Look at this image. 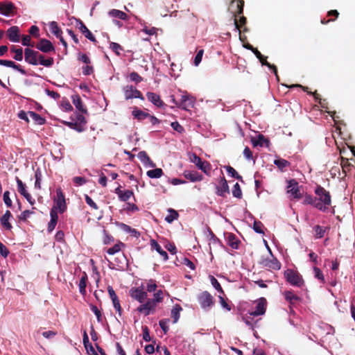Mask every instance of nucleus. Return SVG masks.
<instances>
[{"instance_id":"38","label":"nucleus","mask_w":355,"mask_h":355,"mask_svg":"<svg viewBox=\"0 0 355 355\" xmlns=\"http://www.w3.org/2000/svg\"><path fill=\"white\" fill-rule=\"evenodd\" d=\"M274 164L276 165L281 171L288 166L290 163L284 159H276L274 160Z\"/></svg>"},{"instance_id":"26","label":"nucleus","mask_w":355,"mask_h":355,"mask_svg":"<svg viewBox=\"0 0 355 355\" xmlns=\"http://www.w3.org/2000/svg\"><path fill=\"white\" fill-rule=\"evenodd\" d=\"M72 101L77 110H78L82 113L87 112V110L85 108L83 101L79 95L76 94L72 96Z\"/></svg>"},{"instance_id":"37","label":"nucleus","mask_w":355,"mask_h":355,"mask_svg":"<svg viewBox=\"0 0 355 355\" xmlns=\"http://www.w3.org/2000/svg\"><path fill=\"white\" fill-rule=\"evenodd\" d=\"M119 226L124 232H125L127 233H130L135 237H137L139 236V233L138 232L137 230L132 228L130 226H129L126 224L120 223Z\"/></svg>"},{"instance_id":"48","label":"nucleus","mask_w":355,"mask_h":355,"mask_svg":"<svg viewBox=\"0 0 355 355\" xmlns=\"http://www.w3.org/2000/svg\"><path fill=\"white\" fill-rule=\"evenodd\" d=\"M259 60L260 62L262 64V65L267 66L270 69H272L273 71V73L277 77V71L276 67L275 65H272V64H270L269 62H268L266 60V57L263 56V58L259 59Z\"/></svg>"},{"instance_id":"18","label":"nucleus","mask_w":355,"mask_h":355,"mask_svg":"<svg viewBox=\"0 0 355 355\" xmlns=\"http://www.w3.org/2000/svg\"><path fill=\"white\" fill-rule=\"evenodd\" d=\"M146 97L150 102L157 107H162L164 105V102L161 100L159 95L155 93L150 92H147Z\"/></svg>"},{"instance_id":"57","label":"nucleus","mask_w":355,"mask_h":355,"mask_svg":"<svg viewBox=\"0 0 355 355\" xmlns=\"http://www.w3.org/2000/svg\"><path fill=\"white\" fill-rule=\"evenodd\" d=\"M203 53H204V51L202 49H201V50L198 51V52L196 55V56L194 58V61H193V64L195 66H198L200 63V62L202 60V55H203Z\"/></svg>"},{"instance_id":"53","label":"nucleus","mask_w":355,"mask_h":355,"mask_svg":"<svg viewBox=\"0 0 355 355\" xmlns=\"http://www.w3.org/2000/svg\"><path fill=\"white\" fill-rule=\"evenodd\" d=\"M130 80L136 83H139L143 80L141 76H140L137 72H131L129 75Z\"/></svg>"},{"instance_id":"47","label":"nucleus","mask_w":355,"mask_h":355,"mask_svg":"<svg viewBox=\"0 0 355 355\" xmlns=\"http://www.w3.org/2000/svg\"><path fill=\"white\" fill-rule=\"evenodd\" d=\"M210 281H211V285L216 291H218L220 293H223V291L222 289V287H221L220 283L218 282V280L214 277L211 276Z\"/></svg>"},{"instance_id":"22","label":"nucleus","mask_w":355,"mask_h":355,"mask_svg":"<svg viewBox=\"0 0 355 355\" xmlns=\"http://www.w3.org/2000/svg\"><path fill=\"white\" fill-rule=\"evenodd\" d=\"M137 157L145 166L150 167H154L155 166L145 151H140L137 155Z\"/></svg>"},{"instance_id":"45","label":"nucleus","mask_w":355,"mask_h":355,"mask_svg":"<svg viewBox=\"0 0 355 355\" xmlns=\"http://www.w3.org/2000/svg\"><path fill=\"white\" fill-rule=\"evenodd\" d=\"M232 195L234 197L237 198H241L242 197V191L240 187V185L239 183H236L234 185L233 189H232Z\"/></svg>"},{"instance_id":"30","label":"nucleus","mask_w":355,"mask_h":355,"mask_svg":"<svg viewBox=\"0 0 355 355\" xmlns=\"http://www.w3.org/2000/svg\"><path fill=\"white\" fill-rule=\"evenodd\" d=\"M168 214L165 217V220L168 223H172L175 220H177L179 217V214L177 211L172 208L168 209Z\"/></svg>"},{"instance_id":"11","label":"nucleus","mask_w":355,"mask_h":355,"mask_svg":"<svg viewBox=\"0 0 355 355\" xmlns=\"http://www.w3.org/2000/svg\"><path fill=\"white\" fill-rule=\"evenodd\" d=\"M130 295L132 298L137 300L140 303H143L147 299V292L141 288H133L130 291Z\"/></svg>"},{"instance_id":"6","label":"nucleus","mask_w":355,"mask_h":355,"mask_svg":"<svg viewBox=\"0 0 355 355\" xmlns=\"http://www.w3.org/2000/svg\"><path fill=\"white\" fill-rule=\"evenodd\" d=\"M55 203V205L52 209H54L56 211L58 209L60 213H63L66 210L65 198L60 189L56 190Z\"/></svg>"},{"instance_id":"46","label":"nucleus","mask_w":355,"mask_h":355,"mask_svg":"<svg viewBox=\"0 0 355 355\" xmlns=\"http://www.w3.org/2000/svg\"><path fill=\"white\" fill-rule=\"evenodd\" d=\"M157 287V284L154 279H149L146 282V291L149 293L155 291Z\"/></svg>"},{"instance_id":"17","label":"nucleus","mask_w":355,"mask_h":355,"mask_svg":"<svg viewBox=\"0 0 355 355\" xmlns=\"http://www.w3.org/2000/svg\"><path fill=\"white\" fill-rule=\"evenodd\" d=\"M15 6L12 2H6L0 4V14L9 16L14 12Z\"/></svg>"},{"instance_id":"10","label":"nucleus","mask_w":355,"mask_h":355,"mask_svg":"<svg viewBox=\"0 0 355 355\" xmlns=\"http://www.w3.org/2000/svg\"><path fill=\"white\" fill-rule=\"evenodd\" d=\"M255 310L250 313V315L258 316L263 315L266 312L267 302L263 297L259 298L255 302Z\"/></svg>"},{"instance_id":"5","label":"nucleus","mask_w":355,"mask_h":355,"mask_svg":"<svg viewBox=\"0 0 355 355\" xmlns=\"http://www.w3.org/2000/svg\"><path fill=\"white\" fill-rule=\"evenodd\" d=\"M189 160L205 173H207V172L211 169L210 164L208 162L202 161L200 157L195 153H191L189 155Z\"/></svg>"},{"instance_id":"60","label":"nucleus","mask_w":355,"mask_h":355,"mask_svg":"<svg viewBox=\"0 0 355 355\" xmlns=\"http://www.w3.org/2000/svg\"><path fill=\"white\" fill-rule=\"evenodd\" d=\"M171 125L174 130H175L180 133L183 132L184 130V128L178 121L172 122Z\"/></svg>"},{"instance_id":"32","label":"nucleus","mask_w":355,"mask_h":355,"mask_svg":"<svg viewBox=\"0 0 355 355\" xmlns=\"http://www.w3.org/2000/svg\"><path fill=\"white\" fill-rule=\"evenodd\" d=\"M29 117L38 125H43L46 122L44 118L42 117L40 114L35 112L30 111L29 112Z\"/></svg>"},{"instance_id":"61","label":"nucleus","mask_w":355,"mask_h":355,"mask_svg":"<svg viewBox=\"0 0 355 355\" xmlns=\"http://www.w3.org/2000/svg\"><path fill=\"white\" fill-rule=\"evenodd\" d=\"M33 212L32 211H30V210H25L19 216V220H26L27 218H28L30 217V216L31 214H33Z\"/></svg>"},{"instance_id":"41","label":"nucleus","mask_w":355,"mask_h":355,"mask_svg":"<svg viewBox=\"0 0 355 355\" xmlns=\"http://www.w3.org/2000/svg\"><path fill=\"white\" fill-rule=\"evenodd\" d=\"M225 169L229 175L231 177L236 178L237 180H241L242 177L236 172V171L230 166H225Z\"/></svg>"},{"instance_id":"49","label":"nucleus","mask_w":355,"mask_h":355,"mask_svg":"<svg viewBox=\"0 0 355 355\" xmlns=\"http://www.w3.org/2000/svg\"><path fill=\"white\" fill-rule=\"evenodd\" d=\"M317 198H313L311 195H306L304 198L303 204L304 205H311L315 207V204L316 203Z\"/></svg>"},{"instance_id":"52","label":"nucleus","mask_w":355,"mask_h":355,"mask_svg":"<svg viewBox=\"0 0 355 355\" xmlns=\"http://www.w3.org/2000/svg\"><path fill=\"white\" fill-rule=\"evenodd\" d=\"M121 245H123L122 243L115 244L113 247L110 248L107 250V254L112 255L119 252L121 250Z\"/></svg>"},{"instance_id":"14","label":"nucleus","mask_w":355,"mask_h":355,"mask_svg":"<svg viewBox=\"0 0 355 355\" xmlns=\"http://www.w3.org/2000/svg\"><path fill=\"white\" fill-rule=\"evenodd\" d=\"M262 264L272 270H279L281 268L279 261L271 254L270 258L264 259L262 261Z\"/></svg>"},{"instance_id":"40","label":"nucleus","mask_w":355,"mask_h":355,"mask_svg":"<svg viewBox=\"0 0 355 355\" xmlns=\"http://www.w3.org/2000/svg\"><path fill=\"white\" fill-rule=\"evenodd\" d=\"M39 64L46 67H51L53 64V58L44 59V56L41 55L39 57Z\"/></svg>"},{"instance_id":"7","label":"nucleus","mask_w":355,"mask_h":355,"mask_svg":"<svg viewBox=\"0 0 355 355\" xmlns=\"http://www.w3.org/2000/svg\"><path fill=\"white\" fill-rule=\"evenodd\" d=\"M287 193L290 195L291 199H300L302 195L299 190L298 183L295 180L288 182Z\"/></svg>"},{"instance_id":"58","label":"nucleus","mask_w":355,"mask_h":355,"mask_svg":"<svg viewBox=\"0 0 355 355\" xmlns=\"http://www.w3.org/2000/svg\"><path fill=\"white\" fill-rule=\"evenodd\" d=\"M3 201L8 207L12 206V200L10 198V192L8 191H5L3 193Z\"/></svg>"},{"instance_id":"36","label":"nucleus","mask_w":355,"mask_h":355,"mask_svg":"<svg viewBox=\"0 0 355 355\" xmlns=\"http://www.w3.org/2000/svg\"><path fill=\"white\" fill-rule=\"evenodd\" d=\"M146 174L150 178H159L163 175V171L162 168H157L148 171Z\"/></svg>"},{"instance_id":"50","label":"nucleus","mask_w":355,"mask_h":355,"mask_svg":"<svg viewBox=\"0 0 355 355\" xmlns=\"http://www.w3.org/2000/svg\"><path fill=\"white\" fill-rule=\"evenodd\" d=\"M154 301V302L157 304L158 303H160L163 301V292L162 290L157 291L156 293H154V297L152 298Z\"/></svg>"},{"instance_id":"16","label":"nucleus","mask_w":355,"mask_h":355,"mask_svg":"<svg viewBox=\"0 0 355 355\" xmlns=\"http://www.w3.org/2000/svg\"><path fill=\"white\" fill-rule=\"evenodd\" d=\"M7 36L11 42H19L20 40L19 27L14 26L9 28L7 31Z\"/></svg>"},{"instance_id":"59","label":"nucleus","mask_w":355,"mask_h":355,"mask_svg":"<svg viewBox=\"0 0 355 355\" xmlns=\"http://www.w3.org/2000/svg\"><path fill=\"white\" fill-rule=\"evenodd\" d=\"M112 303H113V306H114V309L119 313V315H121L122 309H121L120 302H119L118 297H116L115 299H112Z\"/></svg>"},{"instance_id":"28","label":"nucleus","mask_w":355,"mask_h":355,"mask_svg":"<svg viewBox=\"0 0 355 355\" xmlns=\"http://www.w3.org/2000/svg\"><path fill=\"white\" fill-rule=\"evenodd\" d=\"M132 115L134 118L137 119L139 121H143L146 119L148 116H150L148 113H146L141 110H139L137 107H135L132 112Z\"/></svg>"},{"instance_id":"39","label":"nucleus","mask_w":355,"mask_h":355,"mask_svg":"<svg viewBox=\"0 0 355 355\" xmlns=\"http://www.w3.org/2000/svg\"><path fill=\"white\" fill-rule=\"evenodd\" d=\"M16 182L17 184V191L18 192L23 196L24 194H26L28 191L26 190V186L25 184L23 183V182L19 178H16Z\"/></svg>"},{"instance_id":"56","label":"nucleus","mask_w":355,"mask_h":355,"mask_svg":"<svg viewBox=\"0 0 355 355\" xmlns=\"http://www.w3.org/2000/svg\"><path fill=\"white\" fill-rule=\"evenodd\" d=\"M91 310L92 312L95 314L96 316L98 322H102V315L100 310L98 309V307L95 305H91L90 306Z\"/></svg>"},{"instance_id":"19","label":"nucleus","mask_w":355,"mask_h":355,"mask_svg":"<svg viewBox=\"0 0 355 355\" xmlns=\"http://www.w3.org/2000/svg\"><path fill=\"white\" fill-rule=\"evenodd\" d=\"M226 193H229V187L224 177L221 178L219 184L216 186V194L220 196H224Z\"/></svg>"},{"instance_id":"23","label":"nucleus","mask_w":355,"mask_h":355,"mask_svg":"<svg viewBox=\"0 0 355 355\" xmlns=\"http://www.w3.org/2000/svg\"><path fill=\"white\" fill-rule=\"evenodd\" d=\"M108 15L111 17L122 19L124 21H128L129 19V17L126 13L116 9L110 10L108 12Z\"/></svg>"},{"instance_id":"25","label":"nucleus","mask_w":355,"mask_h":355,"mask_svg":"<svg viewBox=\"0 0 355 355\" xmlns=\"http://www.w3.org/2000/svg\"><path fill=\"white\" fill-rule=\"evenodd\" d=\"M252 142L254 146L263 147L267 146L269 141L263 135H259L257 137L252 139Z\"/></svg>"},{"instance_id":"43","label":"nucleus","mask_w":355,"mask_h":355,"mask_svg":"<svg viewBox=\"0 0 355 355\" xmlns=\"http://www.w3.org/2000/svg\"><path fill=\"white\" fill-rule=\"evenodd\" d=\"M207 231L209 233L208 237L209 241V245L210 244H220V240L215 236V234L213 233V232L209 229L207 228Z\"/></svg>"},{"instance_id":"24","label":"nucleus","mask_w":355,"mask_h":355,"mask_svg":"<svg viewBox=\"0 0 355 355\" xmlns=\"http://www.w3.org/2000/svg\"><path fill=\"white\" fill-rule=\"evenodd\" d=\"M12 216V214L10 211L7 210L5 214L1 217L0 221L2 226L8 230H10L12 228L11 224L9 223V219Z\"/></svg>"},{"instance_id":"51","label":"nucleus","mask_w":355,"mask_h":355,"mask_svg":"<svg viewBox=\"0 0 355 355\" xmlns=\"http://www.w3.org/2000/svg\"><path fill=\"white\" fill-rule=\"evenodd\" d=\"M263 225L261 222L257 220L254 221L253 230H254L255 232L259 234H263Z\"/></svg>"},{"instance_id":"55","label":"nucleus","mask_w":355,"mask_h":355,"mask_svg":"<svg viewBox=\"0 0 355 355\" xmlns=\"http://www.w3.org/2000/svg\"><path fill=\"white\" fill-rule=\"evenodd\" d=\"M314 230H315V236L317 238H322L324 236L325 230L322 227H321L320 225H316L314 227Z\"/></svg>"},{"instance_id":"31","label":"nucleus","mask_w":355,"mask_h":355,"mask_svg":"<svg viewBox=\"0 0 355 355\" xmlns=\"http://www.w3.org/2000/svg\"><path fill=\"white\" fill-rule=\"evenodd\" d=\"M87 280V275L85 272H84L80 279L78 284L79 292L83 295L86 293Z\"/></svg>"},{"instance_id":"21","label":"nucleus","mask_w":355,"mask_h":355,"mask_svg":"<svg viewBox=\"0 0 355 355\" xmlns=\"http://www.w3.org/2000/svg\"><path fill=\"white\" fill-rule=\"evenodd\" d=\"M51 220L48 224V231L51 232L55 227L58 223V213L54 209H51L50 211Z\"/></svg>"},{"instance_id":"3","label":"nucleus","mask_w":355,"mask_h":355,"mask_svg":"<svg viewBox=\"0 0 355 355\" xmlns=\"http://www.w3.org/2000/svg\"><path fill=\"white\" fill-rule=\"evenodd\" d=\"M284 277L286 281L293 286L301 287L304 284V280L302 276L297 271L293 270H286L284 272Z\"/></svg>"},{"instance_id":"63","label":"nucleus","mask_w":355,"mask_h":355,"mask_svg":"<svg viewBox=\"0 0 355 355\" xmlns=\"http://www.w3.org/2000/svg\"><path fill=\"white\" fill-rule=\"evenodd\" d=\"M127 212L128 213H132V212H135V211H137L139 210V208L138 207L135 205V204H132V203H128L127 204V207L125 209Z\"/></svg>"},{"instance_id":"15","label":"nucleus","mask_w":355,"mask_h":355,"mask_svg":"<svg viewBox=\"0 0 355 355\" xmlns=\"http://www.w3.org/2000/svg\"><path fill=\"white\" fill-rule=\"evenodd\" d=\"M194 101L187 94L181 96L180 103L178 107L183 110H187L190 107H193Z\"/></svg>"},{"instance_id":"20","label":"nucleus","mask_w":355,"mask_h":355,"mask_svg":"<svg viewBox=\"0 0 355 355\" xmlns=\"http://www.w3.org/2000/svg\"><path fill=\"white\" fill-rule=\"evenodd\" d=\"M184 178L192 182L201 181L202 176L196 171H185L183 173Z\"/></svg>"},{"instance_id":"13","label":"nucleus","mask_w":355,"mask_h":355,"mask_svg":"<svg viewBox=\"0 0 355 355\" xmlns=\"http://www.w3.org/2000/svg\"><path fill=\"white\" fill-rule=\"evenodd\" d=\"M36 48L44 53H49L55 50L52 43L46 39H42L37 44Z\"/></svg>"},{"instance_id":"44","label":"nucleus","mask_w":355,"mask_h":355,"mask_svg":"<svg viewBox=\"0 0 355 355\" xmlns=\"http://www.w3.org/2000/svg\"><path fill=\"white\" fill-rule=\"evenodd\" d=\"M235 3H236V10L235 11V12H236L238 15L242 14L243 10V6H244L243 1L236 0V2L233 1L232 3V6L233 7Z\"/></svg>"},{"instance_id":"1","label":"nucleus","mask_w":355,"mask_h":355,"mask_svg":"<svg viewBox=\"0 0 355 355\" xmlns=\"http://www.w3.org/2000/svg\"><path fill=\"white\" fill-rule=\"evenodd\" d=\"M315 193L318 196L315 207L322 211H326L331 202L329 192L323 187L318 186L315 189Z\"/></svg>"},{"instance_id":"34","label":"nucleus","mask_w":355,"mask_h":355,"mask_svg":"<svg viewBox=\"0 0 355 355\" xmlns=\"http://www.w3.org/2000/svg\"><path fill=\"white\" fill-rule=\"evenodd\" d=\"M284 296L286 301L291 304H293L295 302L299 300V297L296 295L293 291H286L284 293Z\"/></svg>"},{"instance_id":"12","label":"nucleus","mask_w":355,"mask_h":355,"mask_svg":"<svg viewBox=\"0 0 355 355\" xmlns=\"http://www.w3.org/2000/svg\"><path fill=\"white\" fill-rule=\"evenodd\" d=\"M76 26L81 31V33L85 36L86 38L89 40L91 42H96V38L83 22L80 19H76Z\"/></svg>"},{"instance_id":"64","label":"nucleus","mask_w":355,"mask_h":355,"mask_svg":"<svg viewBox=\"0 0 355 355\" xmlns=\"http://www.w3.org/2000/svg\"><path fill=\"white\" fill-rule=\"evenodd\" d=\"M18 117L20 119H22V120H24L26 122H28L29 121V112H26L24 110H21L20 111L19 113H18Z\"/></svg>"},{"instance_id":"2","label":"nucleus","mask_w":355,"mask_h":355,"mask_svg":"<svg viewBox=\"0 0 355 355\" xmlns=\"http://www.w3.org/2000/svg\"><path fill=\"white\" fill-rule=\"evenodd\" d=\"M200 307L207 311L214 305L213 296L207 291H203L200 293L197 297Z\"/></svg>"},{"instance_id":"42","label":"nucleus","mask_w":355,"mask_h":355,"mask_svg":"<svg viewBox=\"0 0 355 355\" xmlns=\"http://www.w3.org/2000/svg\"><path fill=\"white\" fill-rule=\"evenodd\" d=\"M132 196H134V193L130 190L123 191L119 200L122 202L128 201Z\"/></svg>"},{"instance_id":"29","label":"nucleus","mask_w":355,"mask_h":355,"mask_svg":"<svg viewBox=\"0 0 355 355\" xmlns=\"http://www.w3.org/2000/svg\"><path fill=\"white\" fill-rule=\"evenodd\" d=\"M182 310L181 306L180 304H175L172 310H171V318H173V323H176L179 318H180V311Z\"/></svg>"},{"instance_id":"33","label":"nucleus","mask_w":355,"mask_h":355,"mask_svg":"<svg viewBox=\"0 0 355 355\" xmlns=\"http://www.w3.org/2000/svg\"><path fill=\"white\" fill-rule=\"evenodd\" d=\"M227 244L233 249H238L239 241L236 238L233 234H229L227 236Z\"/></svg>"},{"instance_id":"8","label":"nucleus","mask_w":355,"mask_h":355,"mask_svg":"<svg viewBox=\"0 0 355 355\" xmlns=\"http://www.w3.org/2000/svg\"><path fill=\"white\" fill-rule=\"evenodd\" d=\"M123 92L126 100L131 98H139L141 100L144 99L141 92L132 85H126L124 87Z\"/></svg>"},{"instance_id":"4","label":"nucleus","mask_w":355,"mask_h":355,"mask_svg":"<svg viewBox=\"0 0 355 355\" xmlns=\"http://www.w3.org/2000/svg\"><path fill=\"white\" fill-rule=\"evenodd\" d=\"M157 304L151 299H148L145 303H141L140 306L137 308V311L143 313L145 316L149 315L155 313Z\"/></svg>"},{"instance_id":"54","label":"nucleus","mask_w":355,"mask_h":355,"mask_svg":"<svg viewBox=\"0 0 355 355\" xmlns=\"http://www.w3.org/2000/svg\"><path fill=\"white\" fill-rule=\"evenodd\" d=\"M110 47L117 55H119L120 51L123 50L122 46L116 42H111Z\"/></svg>"},{"instance_id":"9","label":"nucleus","mask_w":355,"mask_h":355,"mask_svg":"<svg viewBox=\"0 0 355 355\" xmlns=\"http://www.w3.org/2000/svg\"><path fill=\"white\" fill-rule=\"evenodd\" d=\"M25 60L28 63L33 65L39 64V57L41 55L37 51H35L31 49H26L24 51Z\"/></svg>"},{"instance_id":"27","label":"nucleus","mask_w":355,"mask_h":355,"mask_svg":"<svg viewBox=\"0 0 355 355\" xmlns=\"http://www.w3.org/2000/svg\"><path fill=\"white\" fill-rule=\"evenodd\" d=\"M151 247L153 249H155L163 257V259L164 261L168 260V254L166 253V251H164L160 245L157 241H155V240H153L151 241Z\"/></svg>"},{"instance_id":"35","label":"nucleus","mask_w":355,"mask_h":355,"mask_svg":"<svg viewBox=\"0 0 355 355\" xmlns=\"http://www.w3.org/2000/svg\"><path fill=\"white\" fill-rule=\"evenodd\" d=\"M49 29H50V31L56 37H60V35H62V30L58 27V24L55 21H51L49 23Z\"/></svg>"},{"instance_id":"62","label":"nucleus","mask_w":355,"mask_h":355,"mask_svg":"<svg viewBox=\"0 0 355 355\" xmlns=\"http://www.w3.org/2000/svg\"><path fill=\"white\" fill-rule=\"evenodd\" d=\"M169 320H161L159 322V327H161V329L164 331V332L166 334L167 333V331H168V322Z\"/></svg>"}]
</instances>
